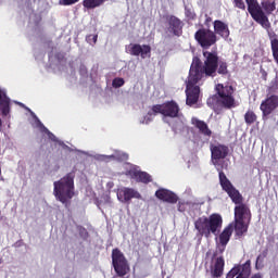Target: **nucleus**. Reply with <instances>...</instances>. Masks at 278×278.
Here are the masks:
<instances>
[{
    "label": "nucleus",
    "mask_w": 278,
    "mask_h": 278,
    "mask_svg": "<svg viewBox=\"0 0 278 278\" xmlns=\"http://www.w3.org/2000/svg\"><path fill=\"white\" fill-rule=\"evenodd\" d=\"M204 63L199 59V56H194L191 63V66L201 74L202 77H216V73L218 75H229V70L227 62L218 60V53L204 51Z\"/></svg>",
    "instance_id": "obj_1"
},
{
    "label": "nucleus",
    "mask_w": 278,
    "mask_h": 278,
    "mask_svg": "<svg viewBox=\"0 0 278 278\" xmlns=\"http://www.w3.org/2000/svg\"><path fill=\"white\" fill-rule=\"evenodd\" d=\"M250 16L264 29H270L268 16L277 10V0H262L261 5L257 0H245Z\"/></svg>",
    "instance_id": "obj_2"
},
{
    "label": "nucleus",
    "mask_w": 278,
    "mask_h": 278,
    "mask_svg": "<svg viewBox=\"0 0 278 278\" xmlns=\"http://www.w3.org/2000/svg\"><path fill=\"white\" fill-rule=\"evenodd\" d=\"M53 195L64 207H71V201L75 197V172L53 182Z\"/></svg>",
    "instance_id": "obj_3"
},
{
    "label": "nucleus",
    "mask_w": 278,
    "mask_h": 278,
    "mask_svg": "<svg viewBox=\"0 0 278 278\" xmlns=\"http://www.w3.org/2000/svg\"><path fill=\"white\" fill-rule=\"evenodd\" d=\"M216 94L210 97L206 101L210 108L216 110L222 108L224 110H233L238 104L236 103V97H233V86L217 84L215 86Z\"/></svg>",
    "instance_id": "obj_4"
},
{
    "label": "nucleus",
    "mask_w": 278,
    "mask_h": 278,
    "mask_svg": "<svg viewBox=\"0 0 278 278\" xmlns=\"http://www.w3.org/2000/svg\"><path fill=\"white\" fill-rule=\"evenodd\" d=\"M194 229L201 238H212L218 236L223 229V216L218 213H213L208 217L201 216L194 222Z\"/></svg>",
    "instance_id": "obj_5"
},
{
    "label": "nucleus",
    "mask_w": 278,
    "mask_h": 278,
    "mask_svg": "<svg viewBox=\"0 0 278 278\" xmlns=\"http://www.w3.org/2000/svg\"><path fill=\"white\" fill-rule=\"evenodd\" d=\"M203 79L197 67L190 66L189 76L186 88V103L187 105H195L199 103V96L201 94V88L197 86Z\"/></svg>",
    "instance_id": "obj_6"
},
{
    "label": "nucleus",
    "mask_w": 278,
    "mask_h": 278,
    "mask_svg": "<svg viewBox=\"0 0 278 278\" xmlns=\"http://www.w3.org/2000/svg\"><path fill=\"white\" fill-rule=\"evenodd\" d=\"M112 266L117 275V277H125L128 275L130 267L129 262L125 257V254L121 252L118 248L112 250Z\"/></svg>",
    "instance_id": "obj_7"
},
{
    "label": "nucleus",
    "mask_w": 278,
    "mask_h": 278,
    "mask_svg": "<svg viewBox=\"0 0 278 278\" xmlns=\"http://www.w3.org/2000/svg\"><path fill=\"white\" fill-rule=\"evenodd\" d=\"M219 173V184L224 190V192H227L228 197L231 199L232 203H240L242 201V194L227 178V175H225V172H223V168H217Z\"/></svg>",
    "instance_id": "obj_8"
},
{
    "label": "nucleus",
    "mask_w": 278,
    "mask_h": 278,
    "mask_svg": "<svg viewBox=\"0 0 278 278\" xmlns=\"http://www.w3.org/2000/svg\"><path fill=\"white\" fill-rule=\"evenodd\" d=\"M194 39L202 47V49H210L213 45H216L218 40L216 37V33L211 30L210 28H200L194 34Z\"/></svg>",
    "instance_id": "obj_9"
},
{
    "label": "nucleus",
    "mask_w": 278,
    "mask_h": 278,
    "mask_svg": "<svg viewBox=\"0 0 278 278\" xmlns=\"http://www.w3.org/2000/svg\"><path fill=\"white\" fill-rule=\"evenodd\" d=\"M211 160L215 167L223 168V164L220 163L222 160H225L227 155H229V147L225 144H211Z\"/></svg>",
    "instance_id": "obj_10"
},
{
    "label": "nucleus",
    "mask_w": 278,
    "mask_h": 278,
    "mask_svg": "<svg viewBox=\"0 0 278 278\" xmlns=\"http://www.w3.org/2000/svg\"><path fill=\"white\" fill-rule=\"evenodd\" d=\"M277 108H278V96L267 93L266 99L263 100L260 105L263 121H268V116H270V114L274 113L275 110H277Z\"/></svg>",
    "instance_id": "obj_11"
},
{
    "label": "nucleus",
    "mask_w": 278,
    "mask_h": 278,
    "mask_svg": "<svg viewBox=\"0 0 278 278\" xmlns=\"http://www.w3.org/2000/svg\"><path fill=\"white\" fill-rule=\"evenodd\" d=\"M251 277V260L243 264L235 265L226 275V278H249Z\"/></svg>",
    "instance_id": "obj_12"
},
{
    "label": "nucleus",
    "mask_w": 278,
    "mask_h": 278,
    "mask_svg": "<svg viewBox=\"0 0 278 278\" xmlns=\"http://www.w3.org/2000/svg\"><path fill=\"white\" fill-rule=\"evenodd\" d=\"M244 198L241 197L240 202H233L235 203V220H243L247 223H251V208H249V205L243 203Z\"/></svg>",
    "instance_id": "obj_13"
},
{
    "label": "nucleus",
    "mask_w": 278,
    "mask_h": 278,
    "mask_svg": "<svg viewBox=\"0 0 278 278\" xmlns=\"http://www.w3.org/2000/svg\"><path fill=\"white\" fill-rule=\"evenodd\" d=\"M165 18L167 23V31L169 34H173V36H181V34H184V22L179 20V17L167 15Z\"/></svg>",
    "instance_id": "obj_14"
},
{
    "label": "nucleus",
    "mask_w": 278,
    "mask_h": 278,
    "mask_svg": "<svg viewBox=\"0 0 278 278\" xmlns=\"http://www.w3.org/2000/svg\"><path fill=\"white\" fill-rule=\"evenodd\" d=\"M128 53L135 56L140 55L142 60H144V58H147V55L151 53V46L149 45L140 46V43H130L128 46Z\"/></svg>",
    "instance_id": "obj_15"
},
{
    "label": "nucleus",
    "mask_w": 278,
    "mask_h": 278,
    "mask_svg": "<svg viewBox=\"0 0 278 278\" xmlns=\"http://www.w3.org/2000/svg\"><path fill=\"white\" fill-rule=\"evenodd\" d=\"M117 198L122 203H129L131 199H142V195L134 188H123L118 192Z\"/></svg>",
    "instance_id": "obj_16"
},
{
    "label": "nucleus",
    "mask_w": 278,
    "mask_h": 278,
    "mask_svg": "<svg viewBox=\"0 0 278 278\" xmlns=\"http://www.w3.org/2000/svg\"><path fill=\"white\" fill-rule=\"evenodd\" d=\"M163 116L179 118V104L173 100L163 103Z\"/></svg>",
    "instance_id": "obj_17"
},
{
    "label": "nucleus",
    "mask_w": 278,
    "mask_h": 278,
    "mask_svg": "<svg viewBox=\"0 0 278 278\" xmlns=\"http://www.w3.org/2000/svg\"><path fill=\"white\" fill-rule=\"evenodd\" d=\"M127 175H129L131 179H135L137 184H151V181H153L149 173L138 170L137 168L129 169Z\"/></svg>",
    "instance_id": "obj_18"
},
{
    "label": "nucleus",
    "mask_w": 278,
    "mask_h": 278,
    "mask_svg": "<svg viewBox=\"0 0 278 278\" xmlns=\"http://www.w3.org/2000/svg\"><path fill=\"white\" fill-rule=\"evenodd\" d=\"M211 275L213 278H220L225 275V257L218 256L213 261L211 266Z\"/></svg>",
    "instance_id": "obj_19"
},
{
    "label": "nucleus",
    "mask_w": 278,
    "mask_h": 278,
    "mask_svg": "<svg viewBox=\"0 0 278 278\" xmlns=\"http://www.w3.org/2000/svg\"><path fill=\"white\" fill-rule=\"evenodd\" d=\"M155 197H157L160 201H164L165 203L175 204L177 203V201H179V197H177V194L168 189L156 190Z\"/></svg>",
    "instance_id": "obj_20"
},
{
    "label": "nucleus",
    "mask_w": 278,
    "mask_h": 278,
    "mask_svg": "<svg viewBox=\"0 0 278 278\" xmlns=\"http://www.w3.org/2000/svg\"><path fill=\"white\" fill-rule=\"evenodd\" d=\"M249 222L235 219L232 229H235V236L236 238H242L247 231H249Z\"/></svg>",
    "instance_id": "obj_21"
},
{
    "label": "nucleus",
    "mask_w": 278,
    "mask_h": 278,
    "mask_svg": "<svg viewBox=\"0 0 278 278\" xmlns=\"http://www.w3.org/2000/svg\"><path fill=\"white\" fill-rule=\"evenodd\" d=\"M214 34L222 38H229V26L225 22L216 20L214 22Z\"/></svg>",
    "instance_id": "obj_22"
},
{
    "label": "nucleus",
    "mask_w": 278,
    "mask_h": 278,
    "mask_svg": "<svg viewBox=\"0 0 278 278\" xmlns=\"http://www.w3.org/2000/svg\"><path fill=\"white\" fill-rule=\"evenodd\" d=\"M233 233V224L228 225L222 233L219 235V244L225 249L227 244H229V240H231V236Z\"/></svg>",
    "instance_id": "obj_23"
},
{
    "label": "nucleus",
    "mask_w": 278,
    "mask_h": 278,
    "mask_svg": "<svg viewBox=\"0 0 278 278\" xmlns=\"http://www.w3.org/2000/svg\"><path fill=\"white\" fill-rule=\"evenodd\" d=\"M192 125H194V127L199 129L202 136H207L208 138L212 136V130L204 121L193 118Z\"/></svg>",
    "instance_id": "obj_24"
},
{
    "label": "nucleus",
    "mask_w": 278,
    "mask_h": 278,
    "mask_svg": "<svg viewBox=\"0 0 278 278\" xmlns=\"http://www.w3.org/2000/svg\"><path fill=\"white\" fill-rule=\"evenodd\" d=\"M105 3V0H83V7L85 10H94L101 8Z\"/></svg>",
    "instance_id": "obj_25"
},
{
    "label": "nucleus",
    "mask_w": 278,
    "mask_h": 278,
    "mask_svg": "<svg viewBox=\"0 0 278 278\" xmlns=\"http://www.w3.org/2000/svg\"><path fill=\"white\" fill-rule=\"evenodd\" d=\"M268 257V249H265L257 257L255 262L256 270H262L264 268V260Z\"/></svg>",
    "instance_id": "obj_26"
},
{
    "label": "nucleus",
    "mask_w": 278,
    "mask_h": 278,
    "mask_svg": "<svg viewBox=\"0 0 278 278\" xmlns=\"http://www.w3.org/2000/svg\"><path fill=\"white\" fill-rule=\"evenodd\" d=\"M156 114H162L164 116V104L153 105L148 112V116H156Z\"/></svg>",
    "instance_id": "obj_27"
},
{
    "label": "nucleus",
    "mask_w": 278,
    "mask_h": 278,
    "mask_svg": "<svg viewBox=\"0 0 278 278\" xmlns=\"http://www.w3.org/2000/svg\"><path fill=\"white\" fill-rule=\"evenodd\" d=\"M244 121L248 125H253V123L257 122V115L255 114V112L249 110L244 114Z\"/></svg>",
    "instance_id": "obj_28"
},
{
    "label": "nucleus",
    "mask_w": 278,
    "mask_h": 278,
    "mask_svg": "<svg viewBox=\"0 0 278 278\" xmlns=\"http://www.w3.org/2000/svg\"><path fill=\"white\" fill-rule=\"evenodd\" d=\"M185 16L188 21H194L197 18V13L192 7H185Z\"/></svg>",
    "instance_id": "obj_29"
},
{
    "label": "nucleus",
    "mask_w": 278,
    "mask_h": 278,
    "mask_svg": "<svg viewBox=\"0 0 278 278\" xmlns=\"http://www.w3.org/2000/svg\"><path fill=\"white\" fill-rule=\"evenodd\" d=\"M0 112L2 116H8V114H10V101L2 100L0 102Z\"/></svg>",
    "instance_id": "obj_30"
},
{
    "label": "nucleus",
    "mask_w": 278,
    "mask_h": 278,
    "mask_svg": "<svg viewBox=\"0 0 278 278\" xmlns=\"http://www.w3.org/2000/svg\"><path fill=\"white\" fill-rule=\"evenodd\" d=\"M112 86L113 88H123V86H125V79L121 77L114 78Z\"/></svg>",
    "instance_id": "obj_31"
},
{
    "label": "nucleus",
    "mask_w": 278,
    "mask_h": 278,
    "mask_svg": "<svg viewBox=\"0 0 278 278\" xmlns=\"http://www.w3.org/2000/svg\"><path fill=\"white\" fill-rule=\"evenodd\" d=\"M79 0H59V5H75Z\"/></svg>",
    "instance_id": "obj_32"
},
{
    "label": "nucleus",
    "mask_w": 278,
    "mask_h": 278,
    "mask_svg": "<svg viewBox=\"0 0 278 278\" xmlns=\"http://www.w3.org/2000/svg\"><path fill=\"white\" fill-rule=\"evenodd\" d=\"M236 8L239 10H247V4H244V0H235Z\"/></svg>",
    "instance_id": "obj_33"
},
{
    "label": "nucleus",
    "mask_w": 278,
    "mask_h": 278,
    "mask_svg": "<svg viewBox=\"0 0 278 278\" xmlns=\"http://www.w3.org/2000/svg\"><path fill=\"white\" fill-rule=\"evenodd\" d=\"M205 21H204V25L205 27H207V29H210L211 27V23H212V17H210V15L205 14Z\"/></svg>",
    "instance_id": "obj_34"
},
{
    "label": "nucleus",
    "mask_w": 278,
    "mask_h": 278,
    "mask_svg": "<svg viewBox=\"0 0 278 278\" xmlns=\"http://www.w3.org/2000/svg\"><path fill=\"white\" fill-rule=\"evenodd\" d=\"M99 36L98 35H89L87 37V41L90 42L92 40L93 45H97V40H98Z\"/></svg>",
    "instance_id": "obj_35"
},
{
    "label": "nucleus",
    "mask_w": 278,
    "mask_h": 278,
    "mask_svg": "<svg viewBox=\"0 0 278 278\" xmlns=\"http://www.w3.org/2000/svg\"><path fill=\"white\" fill-rule=\"evenodd\" d=\"M117 159L121 160V162H127V160H129V154L127 153L118 154Z\"/></svg>",
    "instance_id": "obj_36"
},
{
    "label": "nucleus",
    "mask_w": 278,
    "mask_h": 278,
    "mask_svg": "<svg viewBox=\"0 0 278 278\" xmlns=\"http://www.w3.org/2000/svg\"><path fill=\"white\" fill-rule=\"evenodd\" d=\"M47 136L49 137L50 140H52V142H58V137H55L53 132L50 131Z\"/></svg>",
    "instance_id": "obj_37"
},
{
    "label": "nucleus",
    "mask_w": 278,
    "mask_h": 278,
    "mask_svg": "<svg viewBox=\"0 0 278 278\" xmlns=\"http://www.w3.org/2000/svg\"><path fill=\"white\" fill-rule=\"evenodd\" d=\"M40 126H41V131H43V134L48 135L51 131L50 129L46 128L45 125L40 124Z\"/></svg>",
    "instance_id": "obj_38"
},
{
    "label": "nucleus",
    "mask_w": 278,
    "mask_h": 278,
    "mask_svg": "<svg viewBox=\"0 0 278 278\" xmlns=\"http://www.w3.org/2000/svg\"><path fill=\"white\" fill-rule=\"evenodd\" d=\"M3 98H5V92H3V90L0 89V103L1 101H3Z\"/></svg>",
    "instance_id": "obj_39"
},
{
    "label": "nucleus",
    "mask_w": 278,
    "mask_h": 278,
    "mask_svg": "<svg viewBox=\"0 0 278 278\" xmlns=\"http://www.w3.org/2000/svg\"><path fill=\"white\" fill-rule=\"evenodd\" d=\"M3 264V257L0 256V265Z\"/></svg>",
    "instance_id": "obj_40"
},
{
    "label": "nucleus",
    "mask_w": 278,
    "mask_h": 278,
    "mask_svg": "<svg viewBox=\"0 0 278 278\" xmlns=\"http://www.w3.org/2000/svg\"><path fill=\"white\" fill-rule=\"evenodd\" d=\"M260 264H262V257H260Z\"/></svg>",
    "instance_id": "obj_41"
},
{
    "label": "nucleus",
    "mask_w": 278,
    "mask_h": 278,
    "mask_svg": "<svg viewBox=\"0 0 278 278\" xmlns=\"http://www.w3.org/2000/svg\"><path fill=\"white\" fill-rule=\"evenodd\" d=\"M0 127H1V119H0Z\"/></svg>",
    "instance_id": "obj_42"
},
{
    "label": "nucleus",
    "mask_w": 278,
    "mask_h": 278,
    "mask_svg": "<svg viewBox=\"0 0 278 278\" xmlns=\"http://www.w3.org/2000/svg\"><path fill=\"white\" fill-rule=\"evenodd\" d=\"M110 157H114V155H111Z\"/></svg>",
    "instance_id": "obj_43"
}]
</instances>
